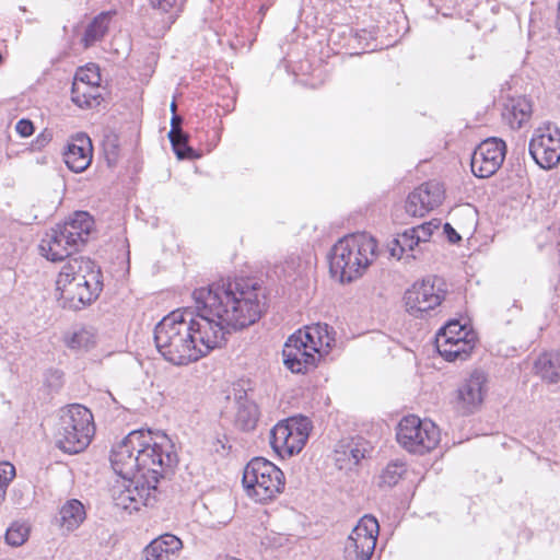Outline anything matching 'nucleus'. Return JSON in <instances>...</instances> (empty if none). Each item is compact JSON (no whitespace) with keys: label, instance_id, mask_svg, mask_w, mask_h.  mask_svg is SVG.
Returning <instances> with one entry per match:
<instances>
[{"label":"nucleus","instance_id":"14","mask_svg":"<svg viewBox=\"0 0 560 560\" xmlns=\"http://www.w3.org/2000/svg\"><path fill=\"white\" fill-rule=\"evenodd\" d=\"M506 153L505 142L498 138L482 141L471 155V172L479 178L494 175L501 167Z\"/></svg>","mask_w":560,"mask_h":560},{"label":"nucleus","instance_id":"17","mask_svg":"<svg viewBox=\"0 0 560 560\" xmlns=\"http://www.w3.org/2000/svg\"><path fill=\"white\" fill-rule=\"evenodd\" d=\"M486 383V374L479 370L474 371L457 389L458 408L465 413L477 410L483 401Z\"/></svg>","mask_w":560,"mask_h":560},{"label":"nucleus","instance_id":"36","mask_svg":"<svg viewBox=\"0 0 560 560\" xmlns=\"http://www.w3.org/2000/svg\"><path fill=\"white\" fill-rule=\"evenodd\" d=\"M161 544L163 551L166 553H175L183 548L182 540L173 534H163L155 538Z\"/></svg>","mask_w":560,"mask_h":560},{"label":"nucleus","instance_id":"5","mask_svg":"<svg viewBox=\"0 0 560 560\" xmlns=\"http://www.w3.org/2000/svg\"><path fill=\"white\" fill-rule=\"evenodd\" d=\"M376 255V242L373 237L351 234L339 240L331 248L329 270L340 282H351L362 276Z\"/></svg>","mask_w":560,"mask_h":560},{"label":"nucleus","instance_id":"21","mask_svg":"<svg viewBox=\"0 0 560 560\" xmlns=\"http://www.w3.org/2000/svg\"><path fill=\"white\" fill-rule=\"evenodd\" d=\"M86 517L83 504L77 499L68 500L59 510V526L70 533L80 527Z\"/></svg>","mask_w":560,"mask_h":560},{"label":"nucleus","instance_id":"20","mask_svg":"<svg viewBox=\"0 0 560 560\" xmlns=\"http://www.w3.org/2000/svg\"><path fill=\"white\" fill-rule=\"evenodd\" d=\"M59 225L73 238L74 243L81 246L88 241L89 235L93 231L94 220L88 212L78 211L68 221Z\"/></svg>","mask_w":560,"mask_h":560},{"label":"nucleus","instance_id":"19","mask_svg":"<svg viewBox=\"0 0 560 560\" xmlns=\"http://www.w3.org/2000/svg\"><path fill=\"white\" fill-rule=\"evenodd\" d=\"M502 116L512 129H520L532 116V103L524 96L509 98Z\"/></svg>","mask_w":560,"mask_h":560},{"label":"nucleus","instance_id":"24","mask_svg":"<svg viewBox=\"0 0 560 560\" xmlns=\"http://www.w3.org/2000/svg\"><path fill=\"white\" fill-rule=\"evenodd\" d=\"M259 418L258 406L248 399L240 398L235 413V425L243 431H252L256 428Z\"/></svg>","mask_w":560,"mask_h":560},{"label":"nucleus","instance_id":"8","mask_svg":"<svg viewBox=\"0 0 560 560\" xmlns=\"http://www.w3.org/2000/svg\"><path fill=\"white\" fill-rule=\"evenodd\" d=\"M396 438L405 450L422 455L436 447L440 442V431L430 420L407 416L399 421Z\"/></svg>","mask_w":560,"mask_h":560},{"label":"nucleus","instance_id":"22","mask_svg":"<svg viewBox=\"0 0 560 560\" xmlns=\"http://www.w3.org/2000/svg\"><path fill=\"white\" fill-rule=\"evenodd\" d=\"M71 100L81 108H94L101 104V86L72 83Z\"/></svg>","mask_w":560,"mask_h":560},{"label":"nucleus","instance_id":"27","mask_svg":"<svg viewBox=\"0 0 560 560\" xmlns=\"http://www.w3.org/2000/svg\"><path fill=\"white\" fill-rule=\"evenodd\" d=\"M96 335L92 328L82 327L68 334L65 337V343L73 350H88L95 345Z\"/></svg>","mask_w":560,"mask_h":560},{"label":"nucleus","instance_id":"34","mask_svg":"<svg viewBox=\"0 0 560 560\" xmlns=\"http://www.w3.org/2000/svg\"><path fill=\"white\" fill-rule=\"evenodd\" d=\"M439 226L440 222L430 221L411 228V232L416 234V240H418L420 244H425L430 241L434 230L439 229Z\"/></svg>","mask_w":560,"mask_h":560},{"label":"nucleus","instance_id":"6","mask_svg":"<svg viewBox=\"0 0 560 560\" xmlns=\"http://www.w3.org/2000/svg\"><path fill=\"white\" fill-rule=\"evenodd\" d=\"M94 432L92 412L86 407L74 404L60 411L54 438L61 451L77 454L89 446Z\"/></svg>","mask_w":560,"mask_h":560},{"label":"nucleus","instance_id":"33","mask_svg":"<svg viewBox=\"0 0 560 560\" xmlns=\"http://www.w3.org/2000/svg\"><path fill=\"white\" fill-rule=\"evenodd\" d=\"M101 77L97 67L91 65L85 68H80L74 75L73 83H82L83 85L100 84Z\"/></svg>","mask_w":560,"mask_h":560},{"label":"nucleus","instance_id":"25","mask_svg":"<svg viewBox=\"0 0 560 560\" xmlns=\"http://www.w3.org/2000/svg\"><path fill=\"white\" fill-rule=\"evenodd\" d=\"M110 19V12H102L92 20V22L86 26L82 38L85 47L94 45L105 36L108 31Z\"/></svg>","mask_w":560,"mask_h":560},{"label":"nucleus","instance_id":"23","mask_svg":"<svg viewBox=\"0 0 560 560\" xmlns=\"http://www.w3.org/2000/svg\"><path fill=\"white\" fill-rule=\"evenodd\" d=\"M537 374L548 383L560 382V352H545L535 362Z\"/></svg>","mask_w":560,"mask_h":560},{"label":"nucleus","instance_id":"30","mask_svg":"<svg viewBox=\"0 0 560 560\" xmlns=\"http://www.w3.org/2000/svg\"><path fill=\"white\" fill-rule=\"evenodd\" d=\"M185 0H150V4L153 9L160 10L164 13H170L167 21L165 22L168 28L171 24L175 22L177 13L182 10Z\"/></svg>","mask_w":560,"mask_h":560},{"label":"nucleus","instance_id":"35","mask_svg":"<svg viewBox=\"0 0 560 560\" xmlns=\"http://www.w3.org/2000/svg\"><path fill=\"white\" fill-rule=\"evenodd\" d=\"M350 448V444H340L335 450V463L339 469H351L355 465L351 463V455L348 452Z\"/></svg>","mask_w":560,"mask_h":560},{"label":"nucleus","instance_id":"31","mask_svg":"<svg viewBox=\"0 0 560 560\" xmlns=\"http://www.w3.org/2000/svg\"><path fill=\"white\" fill-rule=\"evenodd\" d=\"M27 537L28 527L21 523H13L5 533V541L14 547L23 545Z\"/></svg>","mask_w":560,"mask_h":560},{"label":"nucleus","instance_id":"28","mask_svg":"<svg viewBox=\"0 0 560 560\" xmlns=\"http://www.w3.org/2000/svg\"><path fill=\"white\" fill-rule=\"evenodd\" d=\"M168 139L176 156L179 160L196 158L194 149L188 145V136L183 131V129L170 130Z\"/></svg>","mask_w":560,"mask_h":560},{"label":"nucleus","instance_id":"12","mask_svg":"<svg viewBox=\"0 0 560 560\" xmlns=\"http://www.w3.org/2000/svg\"><path fill=\"white\" fill-rule=\"evenodd\" d=\"M529 153L541 168L560 162V129L551 122L537 127L529 141Z\"/></svg>","mask_w":560,"mask_h":560},{"label":"nucleus","instance_id":"10","mask_svg":"<svg viewBox=\"0 0 560 560\" xmlns=\"http://www.w3.org/2000/svg\"><path fill=\"white\" fill-rule=\"evenodd\" d=\"M476 345V335L457 320L442 327L435 337L438 352L450 362L466 360Z\"/></svg>","mask_w":560,"mask_h":560},{"label":"nucleus","instance_id":"1","mask_svg":"<svg viewBox=\"0 0 560 560\" xmlns=\"http://www.w3.org/2000/svg\"><path fill=\"white\" fill-rule=\"evenodd\" d=\"M194 310H176L154 329L163 358L187 365L220 348L226 336L255 324L266 310L264 290L244 279L221 280L192 293Z\"/></svg>","mask_w":560,"mask_h":560},{"label":"nucleus","instance_id":"18","mask_svg":"<svg viewBox=\"0 0 560 560\" xmlns=\"http://www.w3.org/2000/svg\"><path fill=\"white\" fill-rule=\"evenodd\" d=\"M93 156V147L90 137L86 133H77L71 138L63 153L66 165L74 173L85 171Z\"/></svg>","mask_w":560,"mask_h":560},{"label":"nucleus","instance_id":"2","mask_svg":"<svg viewBox=\"0 0 560 560\" xmlns=\"http://www.w3.org/2000/svg\"><path fill=\"white\" fill-rule=\"evenodd\" d=\"M177 463L174 445L165 434L131 431L110 454L112 467L119 477L110 490L115 505L129 513L153 505L160 479L171 475Z\"/></svg>","mask_w":560,"mask_h":560},{"label":"nucleus","instance_id":"40","mask_svg":"<svg viewBox=\"0 0 560 560\" xmlns=\"http://www.w3.org/2000/svg\"><path fill=\"white\" fill-rule=\"evenodd\" d=\"M48 377L55 381L56 386H59L61 383L62 373L58 370H54L49 372Z\"/></svg>","mask_w":560,"mask_h":560},{"label":"nucleus","instance_id":"13","mask_svg":"<svg viewBox=\"0 0 560 560\" xmlns=\"http://www.w3.org/2000/svg\"><path fill=\"white\" fill-rule=\"evenodd\" d=\"M436 279H423L415 282L405 292L406 311L411 316L423 317L442 303L444 291L436 285Z\"/></svg>","mask_w":560,"mask_h":560},{"label":"nucleus","instance_id":"15","mask_svg":"<svg viewBox=\"0 0 560 560\" xmlns=\"http://www.w3.org/2000/svg\"><path fill=\"white\" fill-rule=\"evenodd\" d=\"M443 199L444 189L440 183H424L409 194L405 206L406 212L412 217H424L439 207Z\"/></svg>","mask_w":560,"mask_h":560},{"label":"nucleus","instance_id":"7","mask_svg":"<svg viewBox=\"0 0 560 560\" xmlns=\"http://www.w3.org/2000/svg\"><path fill=\"white\" fill-rule=\"evenodd\" d=\"M242 482L250 499L267 503L284 489V475L273 463L255 457L245 466Z\"/></svg>","mask_w":560,"mask_h":560},{"label":"nucleus","instance_id":"32","mask_svg":"<svg viewBox=\"0 0 560 560\" xmlns=\"http://www.w3.org/2000/svg\"><path fill=\"white\" fill-rule=\"evenodd\" d=\"M349 444L350 448L348 452H350L352 458L351 463L354 465H358L361 459L365 458L372 452V446L370 442L365 441L362 438L351 440Z\"/></svg>","mask_w":560,"mask_h":560},{"label":"nucleus","instance_id":"16","mask_svg":"<svg viewBox=\"0 0 560 560\" xmlns=\"http://www.w3.org/2000/svg\"><path fill=\"white\" fill-rule=\"evenodd\" d=\"M80 248L78 243L69 236L59 224L46 232L39 244L44 257L51 261H61L72 258L71 255Z\"/></svg>","mask_w":560,"mask_h":560},{"label":"nucleus","instance_id":"26","mask_svg":"<svg viewBox=\"0 0 560 560\" xmlns=\"http://www.w3.org/2000/svg\"><path fill=\"white\" fill-rule=\"evenodd\" d=\"M417 248L420 249L421 244L416 240V234L411 232V229H408L393 241V246H390L389 250L390 255L398 259H400L404 254L416 258Z\"/></svg>","mask_w":560,"mask_h":560},{"label":"nucleus","instance_id":"42","mask_svg":"<svg viewBox=\"0 0 560 560\" xmlns=\"http://www.w3.org/2000/svg\"><path fill=\"white\" fill-rule=\"evenodd\" d=\"M171 110H172L173 113H175V110H176V103H175V102H172V104H171Z\"/></svg>","mask_w":560,"mask_h":560},{"label":"nucleus","instance_id":"9","mask_svg":"<svg viewBox=\"0 0 560 560\" xmlns=\"http://www.w3.org/2000/svg\"><path fill=\"white\" fill-rule=\"evenodd\" d=\"M311 431L312 422L307 417L296 416L282 420L270 432L271 447L281 457L299 454Z\"/></svg>","mask_w":560,"mask_h":560},{"label":"nucleus","instance_id":"41","mask_svg":"<svg viewBox=\"0 0 560 560\" xmlns=\"http://www.w3.org/2000/svg\"><path fill=\"white\" fill-rule=\"evenodd\" d=\"M180 125H182V117L174 114L172 117V120H171V126H172L171 130L182 129Z\"/></svg>","mask_w":560,"mask_h":560},{"label":"nucleus","instance_id":"29","mask_svg":"<svg viewBox=\"0 0 560 560\" xmlns=\"http://www.w3.org/2000/svg\"><path fill=\"white\" fill-rule=\"evenodd\" d=\"M406 472L404 463L393 462L387 464L380 475V486L394 487L398 483L401 476Z\"/></svg>","mask_w":560,"mask_h":560},{"label":"nucleus","instance_id":"4","mask_svg":"<svg viewBox=\"0 0 560 560\" xmlns=\"http://www.w3.org/2000/svg\"><path fill=\"white\" fill-rule=\"evenodd\" d=\"M334 342L335 338L327 324L318 323L299 329L284 343V365L293 373H306L316 366L322 357L328 354Z\"/></svg>","mask_w":560,"mask_h":560},{"label":"nucleus","instance_id":"3","mask_svg":"<svg viewBox=\"0 0 560 560\" xmlns=\"http://www.w3.org/2000/svg\"><path fill=\"white\" fill-rule=\"evenodd\" d=\"M101 285V271L95 262L82 256L73 257L57 277L56 298L63 308L81 310L98 296Z\"/></svg>","mask_w":560,"mask_h":560},{"label":"nucleus","instance_id":"11","mask_svg":"<svg viewBox=\"0 0 560 560\" xmlns=\"http://www.w3.org/2000/svg\"><path fill=\"white\" fill-rule=\"evenodd\" d=\"M378 532L380 525L374 516H362L346 540L343 560H371Z\"/></svg>","mask_w":560,"mask_h":560},{"label":"nucleus","instance_id":"37","mask_svg":"<svg viewBox=\"0 0 560 560\" xmlns=\"http://www.w3.org/2000/svg\"><path fill=\"white\" fill-rule=\"evenodd\" d=\"M164 557H166V553L156 539H153L143 550L144 560H162Z\"/></svg>","mask_w":560,"mask_h":560},{"label":"nucleus","instance_id":"39","mask_svg":"<svg viewBox=\"0 0 560 560\" xmlns=\"http://www.w3.org/2000/svg\"><path fill=\"white\" fill-rule=\"evenodd\" d=\"M444 232L451 243H457L460 240V235L453 229L450 223L444 224Z\"/></svg>","mask_w":560,"mask_h":560},{"label":"nucleus","instance_id":"38","mask_svg":"<svg viewBox=\"0 0 560 560\" xmlns=\"http://www.w3.org/2000/svg\"><path fill=\"white\" fill-rule=\"evenodd\" d=\"M16 132L23 137H30L34 132V125L28 119H20L15 125Z\"/></svg>","mask_w":560,"mask_h":560}]
</instances>
